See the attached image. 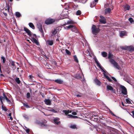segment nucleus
<instances>
[{"label": "nucleus", "mask_w": 134, "mask_h": 134, "mask_svg": "<svg viewBox=\"0 0 134 134\" xmlns=\"http://www.w3.org/2000/svg\"><path fill=\"white\" fill-rule=\"evenodd\" d=\"M113 55L110 53L108 54V58L110 59L109 61L110 63L113 64L116 69L118 70H120V67L118 64L116 62L115 60L112 59Z\"/></svg>", "instance_id": "obj_1"}, {"label": "nucleus", "mask_w": 134, "mask_h": 134, "mask_svg": "<svg viewBox=\"0 0 134 134\" xmlns=\"http://www.w3.org/2000/svg\"><path fill=\"white\" fill-rule=\"evenodd\" d=\"M65 29L69 30L70 29L72 32H74L76 33H78L79 31L76 28V26L74 25H70L68 26L64 27Z\"/></svg>", "instance_id": "obj_2"}, {"label": "nucleus", "mask_w": 134, "mask_h": 134, "mask_svg": "<svg viewBox=\"0 0 134 134\" xmlns=\"http://www.w3.org/2000/svg\"><path fill=\"white\" fill-rule=\"evenodd\" d=\"M99 27V26H98V27L97 28L95 25H92L91 29L92 32L93 34L96 35L99 32L100 30Z\"/></svg>", "instance_id": "obj_3"}, {"label": "nucleus", "mask_w": 134, "mask_h": 134, "mask_svg": "<svg viewBox=\"0 0 134 134\" xmlns=\"http://www.w3.org/2000/svg\"><path fill=\"white\" fill-rule=\"evenodd\" d=\"M55 20L52 19H49L46 20L45 23L47 25L50 24H52L54 22Z\"/></svg>", "instance_id": "obj_4"}, {"label": "nucleus", "mask_w": 134, "mask_h": 134, "mask_svg": "<svg viewBox=\"0 0 134 134\" xmlns=\"http://www.w3.org/2000/svg\"><path fill=\"white\" fill-rule=\"evenodd\" d=\"M120 87L121 88V92L124 95H126L127 93V90L125 87L121 85Z\"/></svg>", "instance_id": "obj_5"}, {"label": "nucleus", "mask_w": 134, "mask_h": 134, "mask_svg": "<svg viewBox=\"0 0 134 134\" xmlns=\"http://www.w3.org/2000/svg\"><path fill=\"white\" fill-rule=\"evenodd\" d=\"M100 19L99 20V22L103 24H106V21L105 18L102 15L100 16Z\"/></svg>", "instance_id": "obj_6"}, {"label": "nucleus", "mask_w": 134, "mask_h": 134, "mask_svg": "<svg viewBox=\"0 0 134 134\" xmlns=\"http://www.w3.org/2000/svg\"><path fill=\"white\" fill-rule=\"evenodd\" d=\"M107 89L109 90H110L111 92H113L114 93H115L116 91L115 89L113 88L111 86L108 85L107 86Z\"/></svg>", "instance_id": "obj_7"}, {"label": "nucleus", "mask_w": 134, "mask_h": 134, "mask_svg": "<svg viewBox=\"0 0 134 134\" xmlns=\"http://www.w3.org/2000/svg\"><path fill=\"white\" fill-rule=\"evenodd\" d=\"M91 119L92 120L95 121H97L98 119V116L97 115L93 114L91 117Z\"/></svg>", "instance_id": "obj_8"}, {"label": "nucleus", "mask_w": 134, "mask_h": 134, "mask_svg": "<svg viewBox=\"0 0 134 134\" xmlns=\"http://www.w3.org/2000/svg\"><path fill=\"white\" fill-rule=\"evenodd\" d=\"M24 30L25 31L27 34V35L29 36H31L32 35L31 32L30 30L27 29L26 27H24Z\"/></svg>", "instance_id": "obj_9"}, {"label": "nucleus", "mask_w": 134, "mask_h": 134, "mask_svg": "<svg viewBox=\"0 0 134 134\" xmlns=\"http://www.w3.org/2000/svg\"><path fill=\"white\" fill-rule=\"evenodd\" d=\"M127 50L131 52L134 51V47L132 46H127Z\"/></svg>", "instance_id": "obj_10"}, {"label": "nucleus", "mask_w": 134, "mask_h": 134, "mask_svg": "<svg viewBox=\"0 0 134 134\" xmlns=\"http://www.w3.org/2000/svg\"><path fill=\"white\" fill-rule=\"evenodd\" d=\"M54 81L55 82L59 84H62L63 82V81L60 79H58L54 80Z\"/></svg>", "instance_id": "obj_11"}, {"label": "nucleus", "mask_w": 134, "mask_h": 134, "mask_svg": "<svg viewBox=\"0 0 134 134\" xmlns=\"http://www.w3.org/2000/svg\"><path fill=\"white\" fill-rule=\"evenodd\" d=\"M30 40L33 43H35L36 44L38 45L39 44L38 42L35 38H31L30 39Z\"/></svg>", "instance_id": "obj_12"}, {"label": "nucleus", "mask_w": 134, "mask_h": 134, "mask_svg": "<svg viewBox=\"0 0 134 134\" xmlns=\"http://www.w3.org/2000/svg\"><path fill=\"white\" fill-rule=\"evenodd\" d=\"M45 104L47 105H50L51 104V101L49 99H45L44 100Z\"/></svg>", "instance_id": "obj_13"}, {"label": "nucleus", "mask_w": 134, "mask_h": 134, "mask_svg": "<svg viewBox=\"0 0 134 134\" xmlns=\"http://www.w3.org/2000/svg\"><path fill=\"white\" fill-rule=\"evenodd\" d=\"M94 81L95 82V83L98 85L100 86L101 84V82L97 79V77H96V78L94 80Z\"/></svg>", "instance_id": "obj_14"}, {"label": "nucleus", "mask_w": 134, "mask_h": 134, "mask_svg": "<svg viewBox=\"0 0 134 134\" xmlns=\"http://www.w3.org/2000/svg\"><path fill=\"white\" fill-rule=\"evenodd\" d=\"M111 10L110 8H107L105 9V14H109L111 12Z\"/></svg>", "instance_id": "obj_15"}, {"label": "nucleus", "mask_w": 134, "mask_h": 134, "mask_svg": "<svg viewBox=\"0 0 134 134\" xmlns=\"http://www.w3.org/2000/svg\"><path fill=\"white\" fill-rule=\"evenodd\" d=\"M37 123L41 126H46V127L47 126V125L46 124V123H40V122H38Z\"/></svg>", "instance_id": "obj_16"}, {"label": "nucleus", "mask_w": 134, "mask_h": 134, "mask_svg": "<svg viewBox=\"0 0 134 134\" xmlns=\"http://www.w3.org/2000/svg\"><path fill=\"white\" fill-rule=\"evenodd\" d=\"M126 34V32L125 31H122L120 33V36L121 37H123V36H125Z\"/></svg>", "instance_id": "obj_17"}, {"label": "nucleus", "mask_w": 134, "mask_h": 134, "mask_svg": "<svg viewBox=\"0 0 134 134\" xmlns=\"http://www.w3.org/2000/svg\"><path fill=\"white\" fill-rule=\"evenodd\" d=\"M68 116L69 117V118L73 119H76L78 118V116H73L71 114H68Z\"/></svg>", "instance_id": "obj_18"}, {"label": "nucleus", "mask_w": 134, "mask_h": 134, "mask_svg": "<svg viewBox=\"0 0 134 134\" xmlns=\"http://www.w3.org/2000/svg\"><path fill=\"white\" fill-rule=\"evenodd\" d=\"M104 76L109 82H111V80L108 76H107L104 73Z\"/></svg>", "instance_id": "obj_19"}, {"label": "nucleus", "mask_w": 134, "mask_h": 134, "mask_svg": "<svg viewBox=\"0 0 134 134\" xmlns=\"http://www.w3.org/2000/svg\"><path fill=\"white\" fill-rule=\"evenodd\" d=\"M29 26L32 28V29H35V27L33 24L31 23H29Z\"/></svg>", "instance_id": "obj_20"}, {"label": "nucleus", "mask_w": 134, "mask_h": 134, "mask_svg": "<svg viewBox=\"0 0 134 134\" xmlns=\"http://www.w3.org/2000/svg\"><path fill=\"white\" fill-rule=\"evenodd\" d=\"M73 58L75 62L77 63H79V60L76 55H75L73 56Z\"/></svg>", "instance_id": "obj_21"}, {"label": "nucleus", "mask_w": 134, "mask_h": 134, "mask_svg": "<svg viewBox=\"0 0 134 134\" xmlns=\"http://www.w3.org/2000/svg\"><path fill=\"white\" fill-rule=\"evenodd\" d=\"M72 8L74 9H76L77 8H78V6L77 5L75 4H73L72 5Z\"/></svg>", "instance_id": "obj_22"}, {"label": "nucleus", "mask_w": 134, "mask_h": 134, "mask_svg": "<svg viewBox=\"0 0 134 134\" xmlns=\"http://www.w3.org/2000/svg\"><path fill=\"white\" fill-rule=\"evenodd\" d=\"M47 42L48 44L52 46L53 44V41L52 40L51 41L48 40Z\"/></svg>", "instance_id": "obj_23"}, {"label": "nucleus", "mask_w": 134, "mask_h": 134, "mask_svg": "<svg viewBox=\"0 0 134 134\" xmlns=\"http://www.w3.org/2000/svg\"><path fill=\"white\" fill-rule=\"evenodd\" d=\"M74 77L75 78L77 79H80L82 78L81 76L79 74L76 75Z\"/></svg>", "instance_id": "obj_24"}, {"label": "nucleus", "mask_w": 134, "mask_h": 134, "mask_svg": "<svg viewBox=\"0 0 134 134\" xmlns=\"http://www.w3.org/2000/svg\"><path fill=\"white\" fill-rule=\"evenodd\" d=\"M15 82L18 83V84H20L21 82V81L19 80V78L17 77L15 79Z\"/></svg>", "instance_id": "obj_25"}, {"label": "nucleus", "mask_w": 134, "mask_h": 134, "mask_svg": "<svg viewBox=\"0 0 134 134\" xmlns=\"http://www.w3.org/2000/svg\"><path fill=\"white\" fill-rule=\"evenodd\" d=\"M15 15L18 18H19L21 16V14H20V13L18 12H15Z\"/></svg>", "instance_id": "obj_26"}, {"label": "nucleus", "mask_w": 134, "mask_h": 134, "mask_svg": "<svg viewBox=\"0 0 134 134\" xmlns=\"http://www.w3.org/2000/svg\"><path fill=\"white\" fill-rule=\"evenodd\" d=\"M124 8L126 10H129L130 8V6L129 5L126 4L124 7Z\"/></svg>", "instance_id": "obj_27"}, {"label": "nucleus", "mask_w": 134, "mask_h": 134, "mask_svg": "<svg viewBox=\"0 0 134 134\" xmlns=\"http://www.w3.org/2000/svg\"><path fill=\"white\" fill-rule=\"evenodd\" d=\"M102 56L104 57H105L107 55V53L104 52H102Z\"/></svg>", "instance_id": "obj_28"}, {"label": "nucleus", "mask_w": 134, "mask_h": 134, "mask_svg": "<svg viewBox=\"0 0 134 134\" xmlns=\"http://www.w3.org/2000/svg\"><path fill=\"white\" fill-rule=\"evenodd\" d=\"M7 102L8 104V105L9 106H11L12 105V103L10 100H8L7 101Z\"/></svg>", "instance_id": "obj_29"}, {"label": "nucleus", "mask_w": 134, "mask_h": 134, "mask_svg": "<svg viewBox=\"0 0 134 134\" xmlns=\"http://www.w3.org/2000/svg\"><path fill=\"white\" fill-rule=\"evenodd\" d=\"M129 21L131 23H133L134 22V21L132 18H130L129 19Z\"/></svg>", "instance_id": "obj_30"}, {"label": "nucleus", "mask_w": 134, "mask_h": 134, "mask_svg": "<svg viewBox=\"0 0 134 134\" xmlns=\"http://www.w3.org/2000/svg\"><path fill=\"white\" fill-rule=\"evenodd\" d=\"M81 14V12L80 10H77L76 12V15H80Z\"/></svg>", "instance_id": "obj_31"}, {"label": "nucleus", "mask_w": 134, "mask_h": 134, "mask_svg": "<svg viewBox=\"0 0 134 134\" xmlns=\"http://www.w3.org/2000/svg\"><path fill=\"white\" fill-rule=\"evenodd\" d=\"M1 59L2 60V62L3 63H5V61H6V59L3 56H2L1 57Z\"/></svg>", "instance_id": "obj_32"}, {"label": "nucleus", "mask_w": 134, "mask_h": 134, "mask_svg": "<svg viewBox=\"0 0 134 134\" xmlns=\"http://www.w3.org/2000/svg\"><path fill=\"white\" fill-rule=\"evenodd\" d=\"M69 24H71V21L68 20L67 21L66 23H65L63 25L64 27L66 25H68Z\"/></svg>", "instance_id": "obj_33"}, {"label": "nucleus", "mask_w": 134, "mask_h": 134, "mask_svg": "<svg viewBox=\"0 0 134 134\" xmlns=\"http://www.w3.org/2000/svg\"><path fill=\"white\" fill-rule=\"evenodd\" d=\"M5 98L3 96H0V100L1 101V102L2 104H3L2 100H4L5 99Z\"/></svg>", "instance_id": "obj_34"}, {"label": "nucleus", "mask_w": 134, "mask_h": 134, "mask_svg": "<svg viewBox=\"0 0 134 134\" xmlns=\"http://www.w3.org/2000/svg\"><path fill=\"white\" fill-rule=\"evenodd\" d=\"M65 51H66V54H67L68 55H70L71 54V52H70L67 49H66L65 50Z\"/></svg>", "instance_id": "obj_35"}, {"label": "nucleus", "mask_w": 134, "mask_h": 134, "mask_svg": "<svg viewBox=\"0 0 134 134\" xmlns=\"http://www.w3.org/2000/svg\"><path fill=\"white\" fill-rule=\"evenodd\" d=\"M29 80L30 81H31L33 79V76H32L31 75H30L29 76Z\"/></svg>", "instance_id": "obj_36"}, {"label": "nucleus", "mask_w": 134, "mask_h": 134, "mask_svg": "<svg viewBox=\"0 0 134 134\" xmlns=\"http://www.w3.org/2000/svg\"><path fill=\"white\" fill-rule=\"evenodd\" d=\"M54 121L55 123L57 125L59 123V122L58 121V120L57 119H54Z\"/></svg>", "instance_id": "obj_37"}, {"label": "nucleus", "mask_w": 134, "mask_h": 134, "mask_svg": "<svg viewBox=\"0 0 134 134\" xmlns=\"http://www.w3.org/2000/svg\"><path fill=\"white\" fill-rule=\"evenodd\" d=\"M57 31L56 29H54L52 32V34L55 35L57 34Z\"/></svg>", "instance_id": "obj_38"}, {"label": "nucleus", "mask_w": 134, "mask_h": 134, "mask_svg": "<svg viewBox=\"0 0 134 134\" xmlns=\"http://www.w3.org/2000/svg\"><path fill=\"white\" fill-rule=\"evenodd\" d=\"M85 53L87 54V55H88L91 57V55L89 51L88 50L85 51Z\"/></svg>", "instance_id": "obj_39"}, {"label": "nucleus", "mask_w": 134, "mask_h": 134, "mask_svg": "<svg viewBox=\"0 0 134 134\" xmlns=\"http://www.w3.org/2000/svg\"><path fill=\"white\" fill-rule=\"evenodd\" d=\"M38 29L39 30V31H40V32L41 33H42L43 35L44 36V32H43V30L42 29V27Z\"/></svg>", "instance_id": "obj_40"}, {"label": "nucleus", "mask_w": 134, "mask_h": 134, "mask_svg": "<svg viewBox=\"0 0 134 134\" xmlns=\"http://www.w3.org/2000/svg\"><path fill=\"white\" fill-rule=\"evenodd\" d=\"M2 108L3 110H4L5 111H7V109L6 107L3 106V105L2 106Z\"/></svg>", "instance_id": "obj_41"}, {"label": "nucleus", "mask_w": 134, "mask_h": 134, "mask_svg": "<svg viewBox=\"0 0 134 134\" xmlns=\"http://www.w3.org/2000/svg\"><path fill=\"white\" fill-rule=\"evenodd\" d=\"M134 118V110L129 113Z\"/></svg>", "instance_id": "obj_42"}, {"label": "nucleus", "mask_w": 134, "mask_h": 134, "mask_svg": "<svg viewBox=\"0 0 134 134\" xmlns=\"http://www.w3.org/2000/svg\"><path fill=\"white\" fill-rule=\"evenodd\" d=\"M11 65L14 67L15 68H16V66L15 64V62L14 61H12L11 63Z\"/></svg>", "instance_id": "obj_43"}, {"label": "nucleus", "mask_w": 134, "mask_h": 134, "mask_svg": "<svg viewBox=\"0 0 134 134\" xmlns=\"http://www.w3.org/2000/svg\"><path fill=\"white\" fill-rule=\"evenodd\" d=\"M70 128L72 129H75L77 128L76 126V125H71L70 126Z\"/></svg>", "instance_id": "obj_44"}, {"label": "nucleus", "mask_w": 134, "mask_h": 134, "mask_svg": "<svg viewBox=\"0 0 134 134\" xmlns=\"http://www.w3.org/2000/svg\"><path fill=\"white\" fill-rule=\"evenodd\" d=\"M121 48L123 50H127V46L126 47H121Z\"/></svg>", "instance_id": "obj_45"}, {"label": "nucleus", "mask_w": 134, "mask_h": 134, "mask_svg": "<svg viewBox=\"0 0 134 134\" xmlns=\"http://www.w3.org/2000/svg\"><path fill=\"white\" fill-rule=\"evenodd\" d=\"M96 3H95L94 2H93L91 4V5L92 6L91 7H92L95 6L96 5Z\"/></svg>", "instance_id": "obj_46"}, {"label": "nucleus", "mask_w": 134, "mask_h": 134, "mask_svg": "<svg viewBox=\"0 0 134 134\" xmlns=\"http://www.w3.org/2000/svg\"><path fill=\"white\" fill-rule=\"evenodd\" d=\"M63 112H64L65 113V114L66 115H67L69 114V112H68V110H63Z\"/></svg>", "instance_id": "obj_47"}, {"label": "nucleus", "mask_w": 134, "mask_h": 134, "mask_svg": "<svg viewBox=\"0 0 134 134\" xmlns=\"http://www.w3.org/2000/svg\"><path fill=\"white\" fill-rule=\"evenodd\" d=\"M37 27L38 29L42 27V25L40 23L37 24Z\"/></svg>", "instance_id": "obj_48"}, {"label": "nucleus", "mask_w": 134, "mask_h": 134, "mask_svg": "<svg viewBox=\"0 0 134 134\" xmlns=\"http://www.w3.org/2000/svg\"><path fill=\"white\" fill-rule=\"evenodd\" d=\"M30 97V94L28 92L26 94V97L27 98H29Z\"/></svg>", "instance_id": "obj_49"}, {"label": "nucleus", "mask_w": 134, "mask_h": 134, "mask_svg": "<svg viewBox=\"0 0 134 134\" xmlns=\"http://www.w3.org/2000/svg\"><path fill=\"white\" fill-rule=\"evenodd\" d=\"M126 103L128 104L131 103V101L129 100V99H126Z\"/></svg>", "instance_id": "obj_50"}, {"label": "nucleus", "mask_w": 134, "mask_h": 134, "mask_svg": "<svg viewBox=\"0 0 134 134\" xmlns=\"http://www.w3.org/2000/svg\"><path fill=\"white\" fill-rule=\"evenodd\" d=\"M49 111L54 113H56L57 112V111H56L54 109H52L51 110H49Z\"/></svg>", "instance_id": "obj_51"}, {"label": "nucleus", "mask_w": 134, "mask_h": 134, "mask_svg": "<svg viewBox=\"0 0 134 134\" xmlns=\"http://www.w3.org/2000/svg\"><path fill=\"white\" fill-rule=\"evenodd\" d=\"M100 69L101 70L102 72H104V73H103V74L104 73L105 74V73H106L107 72L106 70H104L103 68H102V69Z\"/></svg>", "instance_id": "obj_52"}, {"label": "nucleus", "mask_w": 134, "mask_h": 134, "mask_svg": "<svg viewBox=\"0 0 134 134\" xmlns=\"http://www.w3.org/2000/svg\"><path fill=\"white\" fill-rule=\"evenodd\" d=\"M97 65L99 67V68L100 69H102V67L101 66V65L99 63V62L97 64Z\"/></svg>", "instance_id": "obj_53"}, {"label": "nucleus", "mask_w": 134, "mask_h": 134, "mask_svg": "<svg viewBox=\"0 0 134 134\" xmlns=\"http://www.w3.org/2000/svg\"><path fill=\"white\" fill-rule=\"evenodd\" d=\"M47 122V121L44 119H43L42 120V122H40V123H46Z\"/></svg>", "instance_id": "obj_54"}, {"label": "nucleus", "mask_w": 134, "mask_h": 134, "mask_svg": "<svg viewBox=\"0 0 134 134\" xmlns=\"http://www.w3.org/2000/svg\"><path fill=\"white\" fill-rule=\"evenodd\" d=\"M24 106L26 108H29V105H27V103H24Z\"/></svg>", "instance_id": "obj_55"}, {"label": "nucleus", "mask_w": 134, "mask_h": 134, "mask_svg": "<svg viewBox=\"0 0 134 134\" xmlns=\"http://www.w3.org/2000/svg\"><path fill=\"white\" fill-rule=\"evenodd\" d=\"M61 52L63 53H64V52L65 51V50L62 48V49H61Z\"/></svg>", "instance_id": "obj_56"}, {"label": "nucleus", "mask_w": 134, "mask_h": 134, "mask_svg": "<svg viewBox=\"0 0 134 134\" xmlns=\"http://www.w3.org/2000/svg\"><path fill=\"white\" fill-rule=\"evenodd\" d=\"M40 94L41 95L42 97L44 98L45 97V96L44 94V93H42L41 92L40 93Z\"/></svg>", "instance_id": "obj_57"}, {"label": "nucleus", "mask_w": 134, "mask_h": 134, "mask_svg": "<svg viewBox=\"0 0 134 134\" xmlns=\"http://www.w3.org/2000/svg\"><path fill=\"white\" fill-rule=\"evenodd\" d=\"M111 78L114 80L115 81H117V80H116V79L114 77H111Z\"/></svg>", "instance_id": "obj_58"}, {"label": "nucleus", "mask_w": 134, "mask_h": 134, "mask_svg": "<svg viewBox=\"0 0 134 134\" xmlns=\"http://www.w3.org/2000/svg\"><path fill=\"white\" fill-rule=\"evenodd\" d=\"M72 114L73 115H76L77 114V113L75 112H72Z\"/></svg>", "instance_id": "obj_59"}, {"label": "nucleus", "mask_w": 134, "mask_h": 134, "mask_svg": "<svg viewBox=\"0 0 134 134\" xmlns=\"http://www.w3.org/2000/svg\"><path fill=\"white\" fill-rule=\"evenodd\" d=\"M76 23L72 20H71V24H75Z\"/></svg>", "instance_id": "obj_60"}, {"label": "nucleus", "mask_w": 134, "mask_h": 134, "mask_svg": "<svg viewBox=\"0 0 134 134\" xmlns=\"http://www.w3.org/2000/svg\"><path fill=\"white\" fill-rule=\"evenodd\" d=\"M26 131L27 133H28L30 131V129H27L26 130Z\"/></svg>", "instance_id": "obj_61"}, {"label": "nucleus", "mask_w": 134, "mask_h": 134, "mask_svg": "<svg viewBox=\"0 0 134 134\" xmlns=\"http://www.w3.org/2000/svg\"><path fill=\"white\" fill-rule=\"evenodd\" d=\"M9 9H10L9 6V5H8L7 7V11L8 12H9Z\"/></svg>", "instance_id": "obj_62"}, {"label": "nucleus", "mask_w": 134, "mask_h": 134, "mask_svg": "<svg viewBox=\"0 0 134 134\" xmlns=\"http://www.w3.org/2000/svg\"><path fill=\"white\" fill-rule=\"evenodd\" d=\"M2 13L5 16H7V14L6 13H4V12H3Z\"/></svg>", "instance_id": "obj_63"}, {"label": "nucleus", "mask_w": 134, "mask_h": 134, "mask_svg": "<svg viewBox=\"0 0 134 134\" xmlns=\"http://www.w3.org/2000/svg\"><path fill=\"white\" fill-rule=\"evenodd\" d=\"M24 117L25 119H26L28 120V117L27 116H24Z\"/></svg>", "instance_id": "obj_64"}]
</instances>
